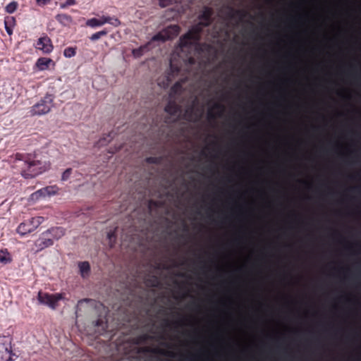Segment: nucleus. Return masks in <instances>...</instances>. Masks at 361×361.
<instances>
[{
	"label": "nucleus",
	"mask_w": 361,
	"mask_h": 361,
	"mask_svg": "<svg viewBox=\"0 0 361 361\" xmlns=\"http://www.w3.org/2000/svg\"><path fill=\"white\" fill-rule=\"evenodd\" d=\"M184 228H189L190 227H183ZM219 228H224L225 227H219ZM235 228H252V227H234ZM255 228H265L266 227H254ZM278 228H300V227H277Z\"/></svg>",
	"instance_id": "37"
},
{
	"label": "nucleus",
	"mask_w": 361,
	"mask_h": 361,
	"mask_svg": "<svg viewBox=\"0 0 361 361\" xmlns=\"http://www.w3.org/2000/svg\"><path fill=\"white\" fill-rule=\"evenodd\" d=\"M165 32L167 35L170 36L171 38V35L177 36L178 35L180 32V27L177 25H170L166 28Z\"/></svg>",
	"instance_id": "20"
},
{
	"label": "nucleus",
	"mask_w": 361,
	"mask_h": 361,
	"mask_svg": "<svg viewBox=\"0 0 361 361\" xmlns=\"http://www.w3.org/2000/svg\"><path fill=\"white\" fill-rule=\"evenodd\" d=\"M44 197H46V196H45V193L44 192L43 188H41V189L35 191L30 195V199L34 201H37V200H40L41 198H44Z\"/></svg>",
	"instance_id": "24"
},
{
	"label": "nucleus",
	"mask_w": 361,
	"mask_h": 361,
	"mask_svg": "<svg viewBox=\"0 0 361 361\" xmlns=\"http://www.w3.org/2000/svg\"><path fill=\"white\" fill-rule=\"evenodd\" d=\"M34 230V228L27 229L26 227H17L16 232L20 234V236H25L27 233L33 232Z\"/></svg>",
	"instance_id": "30"
},
{
	"label": "nucleus",
	"mask_w": 361,
	"mask_h": 361,
	"mask_svg": "<svg viewBox=\"0 0 361 361\" xmlns=\"http://www.w3.org/2000/svg\"><path fill=\"white\" fill-rule=\"evenodd\" d=\"M146 161L149 164H159L161 162V158L159 157H149L146 158Z\"/></svg>",
	"instance_id": "32"
},
{
	"label": "nucleus",
	"mask_w": 361,
	"mask_h": 361,
	"mask_svg": "<svg viewBox=\"0 0 361 361\" xmlns=\"http://www.w3.org/2000/svg\"><path fill=\"white\" fill-rule=\"evenodd\" d=\"M76 54V48L68 47H66L63 51V55L66 58H71L74 56Z\"/></svg>",
	"instance_id": "29"
},
{
	"label": "nucleus",
	"mask_w": 361,
	"mask_h": 361,
	"mask_svg": "<svg viewBox=\"0 0 361 361\" xmlns=\"http://www.w3.org/2000/svg\"><path fill=\"white\" fill-rule=\"evenodd\" d=\"M65 234L63 227H50L47 231L42 233L41 236L35 241V252H39L42 250L51 246L54 240H58Z\"/></svg>",
	"instance_id": "3"
},
{
	"label": "nucleus",
	"mask_w": 361,
	"mask_h": 361,
	"mask_svg": "<svg viewBox=\"0 0 361 361\" xmlns=\"http://www.w3.org/2000/svg\"><path fill=\"white\" fill-rule=\"evenodd\" d=\"M51 63H54L52 59L45 57L39 58L36 62V66L40 71H44L49 68Z\"/></svg>",
	"instance_id": "13"
},
{
	"label": "nucleus",
	"mask_w": 361,
	"mask_h": 361,
	"mask_svg": "<svg viewBox=\"0 0 361 361\" xmlns=\"http://www.w3.org/2000/svg\"><path fill=\"white\" fill-rule=\"evenodd\" d=\"M56 20L63 25H66L72 22V17L66 13H59L56 16Z\"/></svg>",
	"instance_id": "19"
},
{
	"label": "nucleus",
	"mask_w": 361,
	"mask_h": 361,
	"mask_svg": "<svg viewBox=\"0 0 361 361\" xmlns=\"http://www.w3.org/2000/svg\"><path fill=\"white\" fill-rule=\"evenodd\" d=\"M212 15L213 10L210 7L204 6L198 16L200 25L203 26H209L212 23Z\"/></svg>",
	"instance_id": "9"
},
{
	"label": "nucleus",
	"mask_w": 361,
	"mask_h": 361,
	"mask_svg": "<svg viewBox=\"0 0 361 361\" xmlns=\"http://www.w3.org/2000/svg\"><path fill=\"white\" fill-rule=\"evenodd\" d=\"M169 0H159V5L161 7H166L169 4Z\"/></svg>",
	"instance_id": "40"
},
{
	"label": "nucleus",
	"mask_w": 361,
	"mask_h": 361,
	"mask_svg": "<svg viewBox=\"0 0 361 361\" xmlns=\"http://www.w3.org/2000/svg\"><path fill=\"white\" fill-rule=\"evenodd\" d=\"M18 6V2L13 1L5 7V11L8 13H13L17 10Z\"/></svg>",
	"instance_id": "27"
},
{
	"label": "nucleus",
	"mask_w": 361,
	"mask_h": 361,
	"mask_svg": "<svg viewBox=\"0 0 361 361\" xmlns=\"http://www.w3.org/2000/svg\"><path fill=\"white\" fill-rule=\"evenodd\" d=\"M207 115H208V118L209 120H214V119L216 118V115H215V114L213 112V111L212 109H209L208 111Z\"/></svg>",
	"instance_id": "39"
},
{
	"label": "nucleus",
	"mask_w": 361,
	"mask_h": 361,
	"mask_svg": "<svg viewBox=\"0 0 361 361\" xmlns=\"http://www.w3.org/2000/svg\"><path fill=\"white\" fill-rule=\"evenodd\" d=\"M16 25V18L13 16H6L4 18V25L6 32L11 35L13 34V29Z\"/></svg>",
	"instance_id": "14"
},
{
	"label": "nucleus",
	"mask_w": 361,
	"mask_h": 361,
	"mask_svg": "<svg viewBox=\"0 0 361 361\" xmlns=\"http://www.w3.org/2000/svg\"><path fill=\"white\" fill-rule=\"evenodd\" d=\"M118 227H115V229L114 231H110L108 233L107 238L109 239V246L111 247H113L114 244L116 243V230Z\"/></svg>",
	"instance_id": "25"
},
{
	"label": "nucleus",
	"mask_w": 361,
	"mask_h": 361,
	"mask_svg": "<svg viewBox=\"0 0 361 361\" xmlns=\"http://www.w3.org/2000/svg\"><path fill=\"white\" fill-rule=\"evenodd\" d=\"M71 173L72 169L71 168L66 169L62 174L61 180L63 181L67 180L71 176Z\"/></svg>",
	"instance_id": "36"
},
{
	"label": "nucleus",
	"mask_w": 361,
	"mask_h": 361,
	"mask_svg": "<svg viewBox=\"0 0 361 361\" xmlns=\"http://www.w3.org/2000/svg\"><path fill=\"white\" fill-rule=\"evenodd\" d=\"M153 337L148 334H142L137 338V343H145L149 340H152Z\"/></svg>",
	"instance_id": "33"
},
{
	"label": "nucleus",
	"mask_w": 361,
	"mask_h": 361,
	"mask_svg": "<svg viewBox=\"0 0 361 361\" xmlns=\"http://www.w3.org/2000/svg\"><path fill=\"white\" fill-rule=\"evenodd\" d=\"M36 47L37 49L42 50L45 54L51 52L54 48L51 40L47 36H44L39 38Z\"/></svg>",
	"instance_id": "8"
},
{
	"label": "nucleus",
	"mask_w": 361,
	"mask_h": 361,
	"mask_svg": "<svg viewBox=\"0 0 361 361\" xmlns=\"http://www.w3.org/2000/svg\"><path fill=\"white\" fill-rule=\"evenodd\" d=\"M76 4V0H66L65 2L60 4V8L62 9L66 8L68 6Z\"/></svg>",
	"instance_id": "34"
},
{
	"label": "nucleus",
	"mask_w": 361,
	"mask_h": 361,
	"mask_svg": "<svg viewBox=\"0 0 361 361\" xmlns=\"http://www.w3.org/2000/svg\"><path fill=\"white\" fill-rule=\"evenodd\" d=\"M15 161L21 169V175L25 178H32L47 171L46 163L35 160L29 155L17 153Z\"/></svg>",
	"instance_id": "1"
},
{
	"label": "nucleus",
	"mask_w": 361,
	"mask_h": 361,
	"mask_svg": "<svg viewBox=\"0 0 361 361\" xmlns=\"http://www.w3.org/2000/svg\"><path fill=\"white\" fill-rule=\"evenodd\" d=\"M147 284L152 287H157L159 285L158 278L155 276H152L151 279L147 280Z\"/></svg>",
	"instance_id": "35"
},
{
	"label": "nucleus",
	"mask_w": 361,
	"mask_h": 361,
	"mask_svg": "<svg viewBox=\"0 0 361 361\" xmlns=\"http://www.w3.org/2000/svg\"><path fill=\"white\" fill-rule=\"evenodd\" d=\"M78 267L82 277L85 278L89 275L90 272V265L88 262L85 261L79 262Z\"/></svg>",
	"instance_id": "17"
},
{
	"label": "nucleus",
	"mask_w": 361,
	"mask_h": 361,
	"mask_svg": "<svg viewBox=\"0 0 361 361\" xmlns=\"http://www.w3.org/2000/svg\"><path fill=\"white\" fill-rule=\"evenodd\" d=\"M185 82V80H180L175 82V84L171 87L170 90V97H176L179 96L182 94L183 91V83Z\"/></svg>",
	"instance_id": "12"
},
{
	"label": "nucleus",
	"mask_w": 361,
	"mask_h": 361,
	"mask_svg": "<svg viewBox=\"0 0 361 361\" xmlns=\"http://www.w3.org/2000/svg\"><path fill=\"white\" fill-rule=\"evenodd\" d=\"M95 326L98 327L102 326L103 331H105L107 327L106 323L102 319H98L95 322Z\"/></svg>",
	"instance_id": "38"
},
{
	"label": "nucleus",
	"mask_w": 361,
	"mask_h": 361,
	"mask_svg": "<svg viewBox=\"0 0 361 361\" xmlns=\"http://www.w3.org/2000/svg\"><path fill=\"white\" fill-rule=\"evenodd\" d=\"M164 111L171 116H176L180 112V106L175 101L170 100L166 105Z\"/></svg>",
	"instance_id": "11"
},
{
	"label": "nucleus",
	"mask_w": 361,
	"mask_h": 361,
	"mask_svg": "<svg viewBox=\"0 0 361 361\" xmlns=\"http://www.w3.org/2000/svg\"><path fill=\"white\" fill-rule=\"evenodd\" d=\"M86 25L94 28L102 26V24L99 18H92L86 21Z\"/></svg>",
	"instance_id": "28"
},
{
	"label": "nucleus",
	"mask_w": 361,
	"mask_h": 361,
	"mask_svg": "<svg viewBox=\"0 0 361 361\" xmlns=\"http://www.w3.org/2000/svg\"><path fill=\"white\" fill-rule=\"evenodd\" d=\"M193 61H194V59H193L192 58L190 59V63H192V62H193Z\"/></svg>",
	"instance_id": "46"
},
{
	"label": "nucleus",
	"mask_w": 361,
	"mask_h": 361,
	"mask_svg": "<svg viewBox=\"0 0 361 361\" xmlns=\"http://www.w3.org/2000/svg\"><path fill=\"white\" fill-rule=\"evenodd\" d=\"M236 13L238 15H240V16H243V17L245 16V14H246V13L245 11H237Z\"/></svg>",
	"instance_id": "44"
},
{
	"label": "nucleus",
	"mask_w": 361,
	"mask_h": 361,
	"mask_svg": "<svg viewBox=\"0 0 361 361\" xmlns=\"http://www.w3.org/2000/svg\"><path fill=\"white\" fill-rule=\"evenodd\" d=\"M171 322H169L168 319H166L164 321V327H170L171 326Z\"/></svg>",
	"instance_id": "43"
},
{
	"label": "nucleus",
	"mask_w": 361,
	"mask_h": 361,
	"mask_svg": "<svg viewBox=\"0 0 361 361\" xmlns=\"http://www.w3.org/2000/svg\"><path fill=\"white\" fill-rule=\"evenodd\" d=\"M214 108L217 109H221V111L224 110V106L219 103L215 104L214 106Z\"/></svg>",
	"instance_id": "42"
},
{
	"label": "nucleus",
	"mask_w": 361,
	"mask_h": 361,
	"mask_svg": "<svg viewBox=\"0 0 361 361\" xmlns=\"http://www.w3.org/2000/svg\"><path fill=\"white\" fill-rule=\"evenodd\" d=\"M170 38L169 35H165L161 32H159L152 37L153 41H162L164 42Z\"/></svg>",
	"instance_id": "31"
},
{
	"label": "nucleus",
	"mask_w": 361,
	"mask_h": 361,
	"mask_svg": "<svg viewBox=\"0 0 361 361\" xmlns=\"http://www.w3.org/2000/svg\"><path fill=\"white\" fill-rule=\"evenodd\" d=\"M99 19L100 20L102 25H104L105 23H110L114 26L117 27L121 24L120 20L114 17L102 16Z\"/></svg>",
	"instance_id": "16"
},
{
	"label": "nucleus",
	"mask_w": 361,
	"mask_h": 361,
	"mask_svg": "<svg viewBox=\"0 0 361 361\" xmlns=\"http://www.w3.org/2000/svg\"><path fill=\"white\" fill-rule=\"evenodd\" d=\"M12 261L11 256L6 249L0 250V262L4 264Z\"/></svg>",
	"instance_id": "18"
},
{
	"label": "nucleus",
	"mask_w": 361,
	"mask_h": 361,
	"mask_svg": "<svg viewBox=\"0 0 361 361\" xmlns=\"http://www.w3.org/2000/svg\"><path fill=\"white\" fill-rule=\"evenodd\" d=\"M54 97L47 94L44 97L34 104L30 110L31 116H42L48 114L54 106Z\"/></svg>",
	"instance_id": "4"
},
{
	"label": "nucleus",
	"mask_w": 361,
	"mask_h": 361,
	"mask_svg": "<svg viewBox=\"0 0 361 361\" xmlns=\"http://www.w3.org/2000/svg\"><path fill=\"white\" fill-rule=\"evenodd\" d=\"M12 338L8 336H0V361H13L15 354L12 350Z\"/></svg>",
	"instance_id": "6"
},
{
	"label": "nucleus",
	"mask_w": 361,
	"mask_h": 361,
	"mask_svg": "<svg viewBox=\"0 0 361 361\" xmlns=\"http://www.w3.org/2000/svg\"><path fill=\"white\" fill-rule=\"evenodd\" d=\"M63 299V294L55 293L49 294L39 291L37 295V300L42 304L48 305L52 310H55L58 306V302Z\"/></svg>",
	"instance_id": "7"
},
{
	"label": "nucleus",
	"mask_w": 361,
	"mask_h": 361,
	"mask_svg": "<svg viewBox=\"0 0 361 361\" xmlns=\"http://www.w3.org/2000/svg\"><path fill=\"white\" fill-rule=\"evenodd\" d=\"M181 226H188L183 224ZM191 226H204V224H192ZM214 226H325L324 224H215Z\"/></svg>",
	"instance_id": "10"
},
{
	"label": "nucleus",
	"mask_w": 361,
	"mask_h": 361,
	"mask_svg": "<svg viewBox=\"0 0 361 361\" xmlns=\"http://www.w3.org/2000/svg\"><path fill=\"white\" fill-rule=\"evenodd\" d=\"M107 34H108V30L106 29H104L101 31H99L97 32L92 34L90 37V39L91 41L94 42V41H97V39H100L102 37L106 35Z\"/></svg>",
	"instance_id": "26"
},
{
	"label": "nucleus",
	"mask_w": 361,
	"mask_h": 361,
	"mask_svg": "<svg viewBox=\"0 0 361 361\" xmlns=\"http://www.w3.org/2000/svg\"><path fill=\"white\" fill-rule=\"evenodd\" d=\"M143 351L147 352V353H152L154 354H159V355H167V356H170V357L174 356L173 353H171L170 351H166L165 350L158 348H152L149 347H146L143 349Z\"/></svg>",
	"instance_id": "15"
},
{
	"label": "nucleus",
	"mask_w": 361,
	"mask_h": 361,
	"mask_svg": "<svg viewBox=\"0 0 361 361\" xmlns=\"http://www.w3.org/2000/svg\"><path fill=\"white\" fill-rule=\"evenodd\" d=\"M37 1V3L39 4V5H45L46 4H47L50 0H36Z\"/></svg>",
	"instance_id": "41"
},
{
	"label": "nucleus",
	"mask_w": 361,
	"mask_h": 361,
	"mask_svg": "<svg viewBox=\"0 0 361 361\" xmlns=\"http://www.w3.org/2000/svg\"><path fill=\"white\" fill-rule=\"evenodd\" d=\"M176 71L177 72H178V71H179V69H178V68H176Z\"/></svg>",
	"instance_id": "49"
},
{
	"label": "nucleus",
	"mask_w": 361,
	"mask_h": 361,
	"mask_svg": "<svg viewBox=\"0 0 361 361\" xmlns=\"http://www.w3.org/2000/svg\"><path fill=\"white\" fill-rule=\"evenodd\" d=\"M42 188L46 197L54 195L57 194L59 191V188L56 185H49Z\"/></svg>",
	"instance_id": "21"
},
{
	"label": "nucleus",
	"mask_w": 361,
	"mask_h": 361,
	"mask_svg": "<svg viewBox=\"0 0 361 361\" xmlns=\"http://www.w3.org/2000/svg\"><path fill=\"white\" fill-rule=\"evenodd\" d=\"M171 68L172 69H173V68H173V66L172 65V63H171Z\"/></svg>",
	"instance_id": "48"
},
{
	"label": "nucleus",
	"mask_w": 361,
	"mask_h": 361,
	"mask_svg": "<svg viewBox=\"0 0 361 361\" xmlns=\"http://www.w3.org/2000/svg\"><path fill=\"white\" fill-rule=\"evenodd\" d=\"M19 226H25V224L24 223H20Z\"/></svg>",
	"instance_id": "47"
},
{
	"label": "nucleus",
	"mask_w": 361,
	"mask_h": 361,
	"mask_svg": "<svg viewBox=\"0 0 361 361\" xmlns=\"http://www.w3.org/2000/svg\"><path fill=\"white\" fill-rule=\"evenodd\" d=\"M216 198H213L209 204H204L202 207V209L204 211L207 215L212 216L216 214L235 215L243 214L246 210V206L245 204H238L236 202L230 204L228 201H226L223 204L222 207L220 208L216 204Z\"/></svg>",
	"instance_id": "2"
},
{
	"label": "nucleus",
	"mask_w": 361,
	"mask_h": 361,
	"mask_svg": "<svg viewBox=\"0 0 361 361\" xmlns=\"http://www.w3.org/2000/svg\"><path fill=\"white\" fill-rule=\"evenodd\" d=\"M164 205V202L161 200H150L148 202V209L149 211H152L154 209L161 207Z\"/></svg>",
	"instance_id": "22"
},
{
	"label": "nucleus",
	"mask_w": 361,
	"mask_h": 361,
	"mask_svg": "<svg viewBox=\"0 0 361 361\" xmlns=\"http://www.w3.org/2000/svg\"><path fill=\"white\" fill-rule=\"evenodd\" d=\"M112 134H113L112 133H109L105 137H103L102 138L99 139L98 142L97 143V145L98 147H102V146L106 145L107 143H109L113 139Z\"/></svg>",
	"instance_id": "23"
},
{
	"label": "nucleus",
	"mask_w": 361,
	"mask_h": 361,
	"mask_svg": "<svg viewBox=\"0 0 361 361\" xmlns=\"http://www.w3.org/2000/svg\"><path fill=\"white\" fill-rule=\"evenodd\" d=\"M205 26L200 25L199 22L193 26L185 35L180 38V45L188 47L197 42L200 39V34Z\"/></svg>",
	"instance_id": "5"
},
{
	"label": "nucleus",
	"mask_w": 361,
	"mask_h": 361,
	"mask_svg": "<svg viewBox=\"0 0 361 361\" xmlns=\"http://www.w3.org/2000/svg\"><path fill=\"white\" fill-rule=\"evenodd\" d=\"M42 219V217H40V216L37 217V218L36 219V222H37V223H38V224H41L40 220H41Z\"/></svg>",
	"instance_id": "45"
}]
</instances>
